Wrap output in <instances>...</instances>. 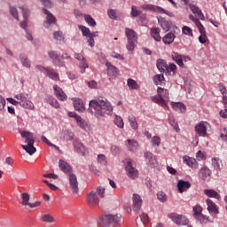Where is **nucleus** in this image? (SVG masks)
Here are the masks:
<instances>
[{
    "label": "nucleus",
    "mask_w": 227,
    "mask_h": 227,
    "mask_svg": "<svg viewBox=\"0 0 227 227\" xmlns=\"http://www.w3.org/2000/svg\"><path fill=\"white\" fill-rule=\"evenodd\" d=\"M74 59H76V60L82 61L81 64H78V67L81 68V74H84V69L89 68V65L86 64V59L81 53H75Z\"/></svg>",
    "instance_id": "a211bd4d"
},
{
    "label": "nucleus",
    "mask_w": 227,
    "mask_h": 227,
    "mask_svg": "<svg viewBox=\"0 0 227 227\" xmlns=\"http://www.w3.org/2000/svg\"><path fill=\"white\" fill-rule=\"evenodd\" d=\"M53 92L55 93V98H58L59 101H66L67 98L66 93H64V90H61L58 85L53 86Z\"/></svg>",
    "instance_id": "aec40b11"
},
{
    "label": "nucleus",
    "mask_w": 227,
    "mask_h": 227,
    "mask_svg": "<svg viewBox=\"0 0 227 227\" xmlns=\"http://www.w3.org/2000/svg\"><path fill=\"white\" fill-rule=\"evenodd\" d=\"M220 138H222V141L227 142V128L222 129Z\"/></svg>",
    "instance_id": "e2e57ef3"
},
{
    "label": "nucleus",
    "mask_w": 227,
    "mask_h": 227,
    "mask_svg": "<svg viewBox=\"0 0 227 227\" xmlns=\"http://www.w3.org/2000/svg\"><path fill=\"white\" fill-rule=\"evenodd\" d=\"M78 29H81V32L82 33V35H85L87 34H93V33H90V30H89V28H87L82 25L78 26Z\"/></svg>",
    "instance_id": "69168bd1"
},
{
    "label": "nucleus",
    "mask_w": 227,
    "mask_h": 227,
    "mask_svg": "<svg viewBox=\"0 0 227 227\" xmlns=\"http://www.w3.org/2000/svg\"><path fill=\"white\" fill-rule=\"evenodd\" d=\"M201 212H203V208L200 207V206L197 205L195 207H192L193 215H203L200 214Z\"/></svg>",
    "instance_id": "bf43d9fd"
},
{
    "label": "nucleus",
    "mask_w": 227,
    "mask_h": 227,
    "mask_svg": "<svg viewBox=\"0 0 227 227\" xmlns=\"http://www.w3.org/2000/svg\"><path fill=\"white\" fill-rule=\"evenodd\" d=\"M74 149L76 150V153H80L81 155H84L86 153V149L84 148V145L81 142H74Z\"/></svg>",
    "instance_id": "4c0bfd02"
},
{
    "label": "nucleus",
    "mask_w": 227,
    "mask_h": 227,
    "mask_svg": "<svg viewBox=\"0 0 227 227\" xmlns=\"http://www.w3.org/2000/svg\"><path fill=\"white\" fill-rule=\"evenodd\" d=\"M182 161L186 163V166L190 167L192 169L199 168V163L197 162V160H195L194 158L184 156V157H182Z\"/></svg>",
    "instance_id": "dca6fc26"
},
{
    "label": "nucleus",
    "mask_w": 227,
    "mask_h": 227,
    "mask_svg": "<svg viewBox=\"0 0 227 227\" xmlns=\"http://www.w3.org/2000/svg\"><path fill=\"white\" fill-rule=\"evenodd\" d=\"M41 221L46 223H52L53 216H51V215H43V216H41Z\"/></svg>",
    "instance_id": "3c124183"
},
{
    "label": "nucleus",
    "mask_w": 227,
    "mask_h": 227,
    "mask_svg": "<svg viewBox=\"0 0 227 227\" xmlns=\"http://www.w3.org/2000/svg\"><path fill=\"white\" fill-rule=\"evenodd\" d=\"M141 223L143 225L149 223V216L145 214H143L137 217V223Z\"/></svg>",
    "instance_id": "a19ab883"
},
{
    "label": "nucleus",
    "mask_w": 227,
    "mask_h": 227,
    "mask_svg": "<svg viewBox=\"0 0 227 227\" xmlns=\"http://www.w3.org/2000/svg\"><path fill=\"white\" fill-rule=\"evenodd\" d=\"M47 103L50 104V106H53V108L55 109L59 108V103H58V100L51 97H50V99H48Z\"/></svg>",
    "instance_id": "5fc2aeb1"
},
{
    "label": "nucleus",
    "mask_w": 227,
    "mask_h": 227,
    "mask_svg": "<svg viewBox=\"0 0 227 227\" xmlns=\"http://www.w3.org/2000/svg\"><path fill=\"white\" fill-rule=\"evenodd\" d=\"M14 98H16V100H18V101H20V103L18 105H20V106L22 108L28 109V110L35 109V105H33V102L27 99V98H24V95L18 94V95L14 96Z\"/></svg>",
    "instance_id": "f8f14e48"
},
{
    "label": "nucleus",
    "mask_w": 227,
    "mask_h": 227,
    "mask_svg": "<svg viewBox=\"0 0 227 227\" xmlns=\"http://www.w3.org/2000/svg\"><path fill=\"white\" fill-rule=\"evenodd\" d=\"M128 144L126 147L128 148V151L134 152L137 151V147H138V143L134 139H128Z\"/></svg>",
    "instance_id": "473e14b6"
},
{
    "label": "nucleus",
    "mask_w": 227,
    "mask_h": 227,
    "mask_svg": "<svg viewBox=\"0 0 227 227\" xmlns=\"http://www.w3.org/2000/svg\"><path fill=\"white\" fill-rule=\"evenodd\" d=\"M184 57L186 56L180 55L179 53H176V52L172 53V60H174L176 65H178L180 68L184 67V63H182V59H184Z\"/></svg>",
    "instance_id": "412c9836"
},
{
    "label": "nucleus",
    "mask_w": 227,
    "mask_h": 227,
    "mask_svg": "<svg viewBox=\"0 0 227 227\" xmlns=\"http://www.w3.org/2000/svg\"><path fill=\"white\" fill-rule=\"evenodd\" d=\"M84 22H87V24H89V27L97 26L95 20H93V17H90V15H84Z\"/></svg>",
    "instance_id": "de8ad7c7"
},
{
    "label": "nucleus",
    "mask_w": 227,
    "mask_h": 227,
    "mask_svg": "<svg viewBox=\"0 0 227 227\" xmlns=\"http://www.w3.org/2000/svg\"><path fill=\"white\" fill-rule=\"evenodd\" d=\"M59 170H62L66 175H69L70 189L72 192L78 193V181L76 180V176L71 174L72 167L67 162L59 160Z\"/></svg>",
    "instance_id": "7ed1b4c3"
},
{
    "label": "nucleus",
    "mask_w": 227,
    "mask_h": 227,
    "mask_svg": "<svg viewBox=\"0 0 227 227\" xmlns=\"http://www.w3.org/2000/svg\"><path fill=\"white\" fill-rule=\"evenodd\" d=\"M200 35L199 36V43L205 44L207 43V35H205V28H198Z\"/></svg>",
    "instance_id": "37998d69"
},
{
    "label": "nucleus",
    "mask_w": 227,
    "mask_h": 227,
    "mask_svg": "<svg viewBox=\"0 0 227 227\" xmlns=\"http://www.w3.org/2000/svg\"><path fill=\"white\" fill-rule=\"evenodd\" d=\"M126 176L130 179H137L138 177V170L134 168L130 160H126Z\"/></svg>",
    "instance_id": "9d476101"
},
{
    "label": "nucleus",
    "mask_w": 227,
    "mask_h": 227,
    "mask_svg": "<svg viewBox=\"0 0 227 227\" xmlns=\"http://www.w3.org/2000/svg\"><path fill=\"white\" fill-rule=\"evenodd\" d=\"M114 124L120 129H124V121L120 116H115L114 119Z\"/></svg>",
    "instance_id": "a18cd8bd"
},
{
    "label": "nucleus",
    "mask_w": 227,
    "mask_h": 227,
    "mask_svg": "<svg viewBox=\"0 0 227 227\" xmlns=\"http://www.w3.org/2000/svg\"><path fill=\"white\" fill-rule=\"evenodd\" d=\"M140 16V11L137 8V6H132L130 10V17L137 18Z\"/></svg>",
    "instance_id": "13d9d810"
},
{
    "label": "nucleus",
    "mask_w": 227,
    "mask_h": 227,
    "mask_svg": "<svg viewBox=\"0 0 227 227\" xmlns=\"http://www.w3.org/2000/svg\"><path fill=\"white\" fill-rule=\"evenodd\" d=\"M195 216V219L200 223V224H205L207 222H208V218L205 215H193Z\"/></svg>",
    "instance_id": "49530a36"
},
{
    "label": "nucleus",
    "mask_w": 227,
    "mask_h": 227,
    "mask_svg": "<svg viewBox=\"0 0 227 227\" xmlns=\"http://www.w3.org/2000/svg\"><path fill=\"white\" fill-rule=\"evenodd\" d=\"M106 195V188L97 187V192H90L87 194V203L90 207H95L99 205V198L103 199ZM97 196H99L97 197Z\"/></svg>",
    "instance_id": "39448f33"
},
{
    "label": "nucleus",
    "mask_w": 227,
    "mask_h": 227,
    "mask_svg": "<svg viewBox=\"0 0 227 227\" xmlns=\"http://www.w3.org/2000/svg\"><path fill=\"white\" fill-rule=\"evenodd\" d=\"M128 122L130 123V128L134 130L138 129V124L137 123V118L132 115L128 116Z\"/></svg>",
    "instance_id": "ea45409f"
},
{
    "label": "nucleus",
    "mask_w": 227,
    "mask_h": 227,
    "mask_svg": "<svg viewBox=\"0 0 227 227\" xmlns=\"http://www.w3.org/2000/svg\"><path fill=\"white\" fill-rule=\"evenodd\" d=\"M188 20H191V21L194 22L197 26V28H205L202 24H200V21H199V19L194 18L192 14L188 15Z\"/></svg>",
    "instance_id": "8fccbe9b"
},
{
    "label": "nucleus",
    "mask_w": 227,
    "mask_h": 227,
    "mask_svg": "<svg viewBox=\"0 0 227 227\" xmlns=\"http://www.w3.org/2000/svg\"><path fill=\"white\" fill-rule=\"evenodd\" d=\"M59 139L66 142H70L74 139V133L70 130H64L62 133H59Z\"/></svg>",
    "instance_id": "4be33fe9"
},
{
    "label": "nucleus",
    "mask_w": 227,
    "mask_h": 227,
    "mask_svg": "<svg viewBox=\"0 0 227 227\" xmlns=\"http://www.w3.org/2000/svg\"><path fill=\"white\" fill-rule=\"evenodd\" d=\"M168 120L169 121V125L172 126L174 130L176 132H179L180 131V128H178V123L176 122V120L174 119V116L169 115Z\"/></svg>",
    "instance_id": "c03bdc74"
},
{
    "label": "nucleus",
    "mask_w": 227,
    "mask_h": 227,
    "mask_svg": "<svg viewBox=\"0 0 227 227\" xmlns=\"http://www.w3.org/2000/svg\"><path fill=\"white\" fill-rule=\"evenodd\" d=\"M96 34H97L96 32H93L87 35H82V36H87L89 38V40H87V43H89V47L95 46V40L93 38L97 36Z\"/></svg>",
    "instance_id": "c9c22d12"
},
{
    "label": "nucleus",
    "mask_w": 227,
    "mask_h": 227,
    "mask_svg": "<svg viewBox=\"0 0 227 227\" xmlns=\"http://www.w3.org/2000/svg\"><path fill=\"white\" fill-rule=\"evenodd\" d=\"M142 206L143 200H140V196L138 194H132V211L138 213Z\"/></svg>",
    "instance_id": "4468645a"
},
{
    "label": "nucleus",
    "mask_w": 227,
    "mask_h": 227,
    "mask_svg": "<svg viewBox=\"0 0 227 227\" xmlns=\"http://www.w3.org/2000/svg\"><path fill=\"white\" fill-rule=\"evenodd\" d=\"M48 56H50V59L53 61V66L59 67V55L56 51H50L48 52Z\"/></svg>",
    "instance_id": "c85d7f7f"
},
{
    "label": "nucleus",
    "mask_w": 227,
    "mask_h": 227,
    "mask_svg": "<svg viewBox=\"0 0 227 227\" xmlns=\"http://www.w3.org/2000/svg\"><path fill=\"white\" fill-rule=\"evenodd\" d=\"M10 15L18 20V12L15 7H10Z\"/></svg>",
    "instance_id": "338daca9"
},
{
    "label": "nucleus",
    "mask_w": 227,
    "mask_h": 227,
    "mask_svg": "<svg viewBox=\"0 0 227 227\" xmlns=\"http://www.w3.org/2000/svg\"><path fill=\"white\" fill-rule=\"evenodd\" d=\"M188 8H191V12H192V14H195L197 17H199V20H203L205 17L203 16V12H200L199 7L191 4H188Z\"/></svg>",
    "instance_id": "bb28decb"
},
{
    "label": "nucleus",
    "mask_w": 227,
    "mask_h": 227,
    "mask_svg": "<svg viewBox=\"0 0 227 227\" xmlns=\"http://www.w3.org/2000/svg\"><path fill=\"white\" fill-rule=\"evenodd\" d=\"M169 64L166 63V60H163L161 59H157V69H166V67H168Z\"/></svg>",
    "instance_id": "09e8293b"
},
{
    "label": "nucleus",
    "mask_w": 227,
    "mask_h": 227,
    "mask_svg": "<svg viewBox=\"0 0 227 227\" xmlns=\"http://www.w3.org/2000/svg\"><path fill=\"white\" fill-rule=\"evenodd\" d=\"M20 136L22 137V138L27 139V145H22V150H24V152H27L28 155L35 154L36 149L35 148V146H33V145L35 144V136L33 135V133L22 131L20 132Z\"/></svg>",
    "instance_id": "423d86ee"
},
{
    "label": "nucleus",
    "mask_w": 227,
    "mask_h": 227,
    "mask_svg": "<svg viewBox=\"0 0 227 227\" xmlns=\"http://www.w3.org/2000/svg\"><path fill=\"white\" fill-rule=\"evenodd\" d=\"M153 82L155 83V85H161L163 83V75L156 74L153 77Z\"/></svg>",
    "instance_id": "4d7b16f0"
},
{
    "label": "nucleus",
    "mask_w": 227,
    "mask_h": 227,
    "mask_svg": "<svg viewBox=\"0 0 227 227\" xmlns=\"http://www.w3.org/2000/svg\"><path fill=\"white\" fill-rule=\"evenodd\" d=\"M20 198H21V201H20L21 206L28 207L30 208H35L41 206L40 201H35V203L28 202L30 200V195L27 192L20 193Z\"/></svg>",
    "instance_id": "9b49d317"
},
{
    "label": "nucleus",
    "mask_w": 227,
    "mask_h": 227,
    "mask_svg": "<svg viewBox=\"0 0 227 227\" xmlns=\"http://www.w3.org/2000/svg\"><path fill=\"white\" fill-rule=\"evenodd\" d=\"M74 110L78 113H84V105L81 98L74 99Z\"/></svg>",
    "instance_id": "c756f323"
},
{
    "label": "nucleus",
    "mask_w": 227,
    "mask_h": 227,
    "mask_svg": "<svg viewBox=\"0 0 227 227\" xmlns=\"http://www.w3.org/2000/svg\"><path fill=\"white\" fill-rule=\"evenodd\" d=\"M159 32H160L159 27L151 28V37L153 38L155 42H161V36L159 35Z\"/></svg>",
    "instance_id": "7c9ffc66"
},
{
    "label": "nucleus",
    "mask_w": 227,
    "mask_h": 227,
    "mask_svg": "<svg viewBox=\"0 0 227 227\" xmlns=\"http://www.w3.org/2000/svg\"><path fill=\"white\" fill-rule=\"evenodd\" d=\"M124 33L126 35V39L128 40L126 50L128 51H134V48L137 47L138 35H137V32L128 27L125 28Z\"/></svg>",
    "instance_id": "0eeeda50"
},
{
    "label": "nucleus",
    "mask_w": 227,
    "mask_h": 227,
    "mask_svg": "<svg viewBox=\"0 0 227 227\" xmlns=\"http://www.w3.org/2000/svg\"><path fill=\"white\" fill-rule=\"evenodd\" d=\"M209 176H211V170L207 167L200 168L199 170V178L203 181H207L209 180Z\"/></svg>",
    "instance_id": "6ab92c4d"
},
{
    "label": "nucleus",
    "mask_w": 227,
    "mask_h": 227,
    "mask_svg": "<svg viewBox=\"0 0 227 227\" xmlns=\"http://www.w3.org/2000/svg\"><path fill=\"white\" fill-rule=\"evenodd\" d=\"M106 67H107V75L109 76V81L115 79L118 75V68H115L111 63H106Z\"/></svg>",
    "instance_id": "f3484780"
},
{
    "label": "nucleus",
    "mask_w": 227,
    "mask_h": 227,
    "mask_svg": "<svg viewBox=\"0 0 227 227\" xmlns=\"http://www.w3.org/2000/svg\"><path fill=\"white\" fill-rule=\"evenodd\" d=\"M43 13L47 15L45 18V22L43 23V27H45V28H49V26H51V24H55V17L51 13L47 11V9H43Z\"/></svg>",
    "instance_id": "2eb2a0df"
},
{
    "label": "nucleus",
    "mask_w": 227,
    "mask_h": 227,
    "mask_svg": "<svg viewBox=\"0 0 227 227\" xmlns=\"http://www.w3.org/2000/svg\"><path fill=\"white\" fill-rule=\"evenodd\" d=\"M112 105H109L107 99L99 98L89 102V113L97 119L103 118L106 114H112Z\"/></svg>",
    "instance_id": "f257e3e1"
},
{
    "label": "nucleus",
    "mask_w": 227,
    "mask_h": 227,
    "mask_svg": "<svg viewBox=\"0 0 227 227\" xmlns=\"http://www.w3.org/2000/svg\"><path fill=\"white\" fill-rule=\"evenodd\" d=\"M168 217L169 218V220H172V222H174L176 225H178V226L188 225V219H186V216L184 215L172 213L168 215Z\"/></svg>",
    "instance_id": "1a4fd4ad"
},
{
    "label": "nucleus",
    "mask_w": 227,
    "mask_h": 227,
    "mask_svg": "<svg viewBox=\"0 0 227 227\" xmlns=\"http://www.w3.org/2000/svg\"><path fill=\"white\" fill-rule=\"evenodd\" d=\"M145 159H146L151 164H155L157 162V160L154 157H153V154L151 153H145Z\"/></svg>",
    "instance_id": "6e6d98bb"
},
{
    "label": "nucleus",
    "mask_w": 227,
    "mask_h": 227,
    "mask_svg": "<svg viewBox=\"0 0 227 227\" xmlns=\"http://www.w3.org/2000/svg\"><path fill=\"white\" fill-rule=\"evenodd\" d=\"M182 34H184V35L192 36V29L186 26L182 27Z\"/></svg>",
    "instance_id": "052dcab7"
},
{
    "label": "nucleus",
    "mask_w": 227,
    "mask_h": 227,
    "mask_svg": "<svg viewBox=\"0 0 227 227\" xmlns=\"http://www.w3.org/2000/svg\"><path fill=\"white\" fill-rule=\"evenodd\" d=\"M43 74L47 75V77L51 79L52 81H59V74H58V73H55V71L43 72Z\"/></svg>",
    "instance_id": "58836bf2"
},
{
    "label": "nucleus",
    "mask_w": 227,
    "mask_h": 227,
    "mask_svg": "<svg viewBox=\"0 0 227 227\" xmlns=\"http://www.w3.org/2000/svg\"><path fill=\"white\" fill-rule=\"evenodd\" d=\"M157 200H160V202L163 203L168 200V196L166 193H163V192H157Z\"/></svg>",
    "instance_id": "864d4df0"
},
{
    "label": "nucleus",
    "mask_w": 227,
    "mask_h": 227,
    "mask_svg": "<svg viewBox=\"0 0 227 227\" xmlns=\"http://www.w3.org/2000/svg\"><path fill=\"white\" fill-rule=\"evenodd\" d=\"M206 203H207V211L209 212V214H213V215L219 214L217 206L215 205V203H213V200H211L210 199H207V200H206Z\"/></svg>",
    "instance_id": "b1692460"
},
{
    "label": "nucleus",
    "mask_w": 227,
    "mask_h": 227,
    "mask_svg": "<svg viewBox=\"0 0 227 227\" xmlns=\"http://www.w3.org/2000/svg\"><path fill=\"white\" fill-rule=\"evenodd\" d=\"M172 108L174 109V111L178 113L186 112V106H184V104L182 103H172Z\"/></svg>",
    "instance_id": "f704fd0d"
},
{
    "label": "nucleus",
    "mask_w": 227,
    "mask_h": 227,
    "mask_svg": "<svg viewBox=\"0 0 227 227\" xmlns=\"http://www.w3.org/2000/svg\"><path fill=\"white\" fill-rule=\"evenodd\" d=\"M220 117L222 119H227V105L223 106V109L220 110Z\"/></svg>",
    "instance_id": "0e129e2a"
},
{
    "label": "nucleus",
    "mask_w": 227,
    "mask_h": 227,
    "mask_svg": "<svg viewBox=\"0 0 227 227\" xmlns=\"http://www.w3.org/2000/svg\"><path fill=\"white\" fill-rule=\"evenodd\" d=\"M176 39V35H174V33H168L166 34V35H163V37H161V41L163 42V44L166 45H169L172 43H174V40Z\"/></svg>",
    "instance_id": "393cba45"
},
{
    "label": "nucleus",
    "mask_w": 227,
    "mask_h": 227,
    "mask_svg": "<svg viewBox=\"0 0 227 227\" xmlns=\"http://www.w3.org/2000/svg\"><path fill=\"white\" fill-rule=\"evenodd\" d=\"M20 10H22V17L24 18V21L20 23V28L27 29V19L28 18V9L20 7Z\"/></svg>",
    "instance_id": "72a5a7b5"
},
{
    "label": "nucleus",
    "mask_w": 227,
    "mask_h": 227,
    "mask_svg": "<svg viewBox=\"0 0 227 227\" xmlns=\"http://www.w3.org/2000/svg\"><path fill=\"white\" fill-rule=\"evenodd\" d=\"M76 120V124L78 127L81 129H85L86 128V122H84L83 119H75Z\"/></svg>",
    "instance_id": "774afa93"
},
{
    "label": "nucleus",
    "mask_w": 227,
    "mask_h": 227,
    "mask_svg": "<svg viewBox=\"0 0 227 227\" xmlns=\"http://www.w3.org/2000/svg\"><path fill=\"white\" fill-rule=\"evenodd\" d=\"M211 166H213V169L215 170H222L223 167L222 164V160L217 158L211 159Z\"/></svg>",
    "instance_id": "2f4dec72"
},
{
    "label": "nucleus",
    "mask_w": 227,
    "mask_h": 227,
    "mask_svg": "<svg viewBox=\"0 0 227 227\" xmlns=\"http://www.w3.org/2000/svg\"><path fill=\"white\" fill-rule=\"evenodd\" d=\"M157 70H160V72H172L176 74V67L175 64L169 63V66L166 67V68H157Z\"/></svg>",
    "instance_id": "79ce46f5"
},
{
    "label": "nucleus",
    "mask_w": 227,
    "mask_h": 227,
    "mask_svg": "<svg viewBox=\"0 0 227 227\" xmlns=\"http://www.w3.org/2000/svg\"><path fill=\"white\" fill-rule=\"evenodd\" d=\"M209 127V123L206 121H200L197 126H195V132L199 137H205L207 136V128Z\"/></svg>",
    "instance_id": "ddd939ff"
},
{
    "label": "nucleus",
    "mask_w": 227,
    "mask_h": 227,
    "mask_svg": "<svg viewBox=\"0 0 227 227\" xmlns=\"http://www.w3.org/2000/svg\"><path fill=\"white\" fill-rule=\"evenodd\" d=\"M151 101L160 105L161 107L168 109V102L169 101V91L168 89L157 87V96H152Z\"/></svg>",
    "instance_id": "20e7f679"
},
{
    "label": "nucleus",
    "mask_w": 227,
    "mask_h": 227,
    "mask_svg": "<svg viewBox=\"0 0 227 227\" xmlns=\"http://www.w3.org/2000/svg\"><path fill=\"white\" fill-rule=\"evenodd\" d=\"M20 62L22 63V67L30 68V63L27 56H24L23 54L20 55Z\"/></svg>",
    "instance_id": "603ef678"
},
{
    "label": "nucleus",
    "mask_w": 227,
    "mask_h": 227,
    "mask_svg": "<svg viewBox=\"0 0 227 227\" xmlns=\"http://www.w3.org/2000/svg\"><path fill=\"white\" fill-rule=\"evenodd\" d=\"M177 187H178V192L180 193L185 192L186 190L191 188V183L184 180H178Z\"/></svg>",
    "instance_id": "5701e85b"
},
{
    "label": "nucleus",
    "mask_w": 227,
    "mask_h": 227,
    "mask_svg": "<svg viewBox=\"0 0 227 227\" xmlns=\"http://www.w3.org/2000/svg\"><path fill=\"white\" fill-rule=\"evenodd\" d=\"M127 85L128 89H129L130 90H137L140 88L138 83H137V81H134L133 79H128Z\"/></svg>",
    "instance_id": "e433bc0d"
},
{
    "label": "nucleus",
    "mask_w": 227,
    "mask_h": 227,
    "mask_svg": "<svg viewBox=\"0 0 227 227\" xmlns=\"http://www.w3.org/2000/svg\"><path fill=\"white\" fill-rule=\"evenodd\" d=\"M151 143L153 144V147H159V145L161 144V138H159V137H153V138H151Z\"/></svg>",
    "instance_id": "680f3d73"
},
{
    "label": "nucleus",
    "mask_w": 227,
    "mask_h": 227,
    "mask_svg": "<svg viewBox=\"0 0 227 227\" xmlns=\"http://www.w3.org/2000/svg\"><path fill=\"white\" fill-rule=\"evenodd\" d=\"M158 22H160V25L163 31H169V28L171 27V21H168V20L161 18L160 19V20H158Z\"/></svg>",
    "instance_id": "cd10ccee"
},
{
    "label": "nucleus",
    "mask_w": 227,
    "mask_h": 227,
    "mask_svg": "<svg viewBox=\"0 0 227 227\" xmlns=\"http://www.w3.org/2000/svg\"><path fill=\"white\" fill-rule=\"evenodd\" d=\"M141 9H143L145 11L153 12L155 13L166 14L169 18H174V13H172L171 12L166 11L163 8L157 6V5L143 4V5H141Z\"/></svg>",
    "instance_id": "6e6552de"
},
{
    "label": "nucleus",
    "mask_w": 227,
    "mask_h": 227,
    "mask_svg": "<svg viewBox=\"0 0 227 227\" xmlns=\"http://www.w3.org/2000/svg\"><path fill=\"white\" fill-rule=\"evenodd\" d=\"M121 225V215L118 214L106 213L99 217L101 227H120Z\"/></svg>",
    "instance_id": "f03ea898"
},
{
    "label": "nucleus",
    "mask_w": 227,
    "mask_h": 227,
    "mask_svg": "<svg viewBox=\"0 0 227 227\" xmlns=\"http://www.w3.org/2000/svg\"><path fill=\"white\" fill-rule=\"evenodd\" d=\"M203 193L205 194V196H207L208 198H213L217 200L221 199V195H219V193H217L215 190L207 189L203 191Z\"/></svg>",
    "instance_id": "a878e982"
}]
</instances>
